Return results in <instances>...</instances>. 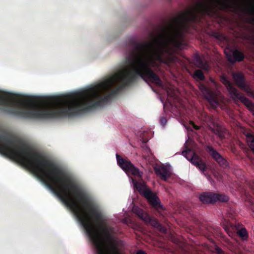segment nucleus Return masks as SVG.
Segmentation results:
<instances>
[{"instance_id":"nucleus-7","label":"nucleus","mask_w":254,"mask_h":254,"mask_svg":"<svg viewBox=\"0 0 254 254\" xmlns=\"http://www.w3.org/2000/svg\"><path fill=\"white\" fill-rule=\"evenodd\" d=\"M224 53L227 61L232 64L243 61L245 57L244 54L238 49L227 48L225 50Z\"/></svg>"},{"instance_id":"nucleus-3","label":"nucleus","mask_w":254,"mask_h":254,"mask_svg":"<svg viewBox=\"0 0 254 254\" xmlns=\"http://www.w3.org/2000/svg\"><path fill=\"white\" fill-rule=\"evenodd\" d=\"M199 89L212 108H216L219 106L221 93L218 90L208 87L203 83L199 84Z\"/></svg>"},{"instance_id":"nucleus-1","label":"nucleus","mask_w":254,"mask_h":254,"mask_svg":"<svg viewBox=\"0 0 254 254\" xmlns=\"http://www.w3.org/2000/svg\"><path fill=\"white\" fill-rule=\"evenodd\" d=\"M214 15V0L198 2L194 8L174 17L162 27L158 36L148 42L132 43L133 49L126 58L131 69L123 68L87 90L71 95L27 101L15 99V116L48 119L75 116L107 104L113 96L140 77L159 86L163 82L151 68L156 62L169 65L175 61L174 48L181 49L185 34L206 16Z\"/></svg>"},{"instance_id":"nucleus-19","label":"nucleus","mask_w":254,"mask_h":254,"mask_svg":"<svg viewBox=\"0 0 254 254\" xmlns=\"http://www.w3.org/2000/svg\"><path fill=\"white\" fill-rule=\"evenodd\" d=\"M194 164L205 175V172L207 169L206 164L201 160H200L196 162Z\"/></svg>"},{"instance_id":"nucleus-17","label":"nucleus","mask_w":254,"mask_h":254,"mask_svg":"<svg viewBox=\"0 0 254 254\" xmlns=\"http://www.w3.org/2000/svg\"><path fill=\"white\" fill-rule=\"evenodd\" d=\"M247 139L248 145L254 152V135L251 133H248Z\"/></svg>"},{"instance_id":"nucleus-23","label":"nucleus","mask_w":254,"mask_h":254,"mask_svg":"<svg viewBox=\"0 0 254 254\" xmlns=\"http://www.w3.org/2000/svg\"><path fill=\"white\" fill-rule=\"evenodd\" d=\"M215 252L217 254H224L223 251L218 247L215 248Z\"/></svg>"},{"instance_id":"nucleus-29","label":"nucleus","mask_w":254,"mask_h":254,"mask_svg":"<svg viewBox=\"0 0 254 254\" xmlns=\"http://www.w3.org/2000/svg\"><path fill=\"white\" fill-rule=\"evenodd\" d=\"M193 127L194 129H195L196 130H198L200 128V127L199 126L195 125H193Z\"/></svg>"},{"instance_id":"nucleus-10","label":"nucleus","mask_w":254,"mask_h":254,"mask_svg":"<svg viewBox=\"0 0 254 254\" xmlns=\"http://www.w3.org/2000/svg\"><path fill=\"white\" fill-rule=\"evenodd\" d=\"M144 196L147 199L152 207L156 209H162V206L161 204L159 197L151 190L146 191Z\"/></svg>"},{"instance_id":"nucleus-9","label":"nucleus","mask_w":254,"mask_h":254,"mask_svg":"<svg viewBox=\"0 0 254 254\" xmlns=\"http://www.w3.org/2000/svg\"><path fill=\"white\" fill-rule=\"evenodd\" d=\"M154 170L157 176L164 181H166L171 177V173L169 167L158 165L154 167Z\"/></svg>"},{"instance_id":"nucleus-4","label":"nucleus","mask_w":254,"mask_h":254,"mask_svg":"<svg viewBox=\"0 0 254 254\" xmlns=\"http://www.w3.org/2000/svg\"><path fill=\"white\" fill-rule=\"evenodd\" d=\"M224 229L230 237H233L236 233L243 241L247 240L248 234L246 228L239 222H227Z\"/></svg>"},{"instance_id":"nucleus-26","label":"nucleus","mask_w":254,"mask_h":254,"mask_svg":"<svg viewBox=\"0 0 254 254\" xmlns=\"http://www.w3.org/2000/svg\"><path fill=\"white\" fill-rule=\"evenodd\" d=\"M136 254H147V253L143 250H139L136 252Z\"/></svg>"},{"instance_id":"nucleus-8","label":"nucleus","mask_w":254,"mask_h":254,"mask_svg":"<svg viewBox=\"0 0 254 254\" xmlns=\"http://www.w3.org/2000/svg\"><path fill=\"white\" fill-rule=\"evenodd\" d=\"M206 150L219 166L223 168H226L228 167L229 163L226 159L213 147L210 145H207L206 147Z\"/></svg>"},{"instance_id":"nucleus-22","label":"nucleus","mask_w":254,"mask_h":254,"mask_svg":"<svg viewBox=\"0 0 254 254\" xmlns=\"http://www.w3.org/2000/svg\"><path fill=\"white\" fill-rule=\"evenodd\" d=\"M191 152V150L190 149H188L182 152V154L185 156L188 159H189L188 157V155Z\"/></svg>"},{"instance_id":"nucleus-14","label":"nucleus","mask_w":254,"mask_h":254,"mask_svg":"<svg viewBox=\"0 0 254 254\" xmlns=\"http://www.w3.org/2000/svg\"><path fill=\"white\" fill-rule=\"evenodd\" d=\"M199 200L203 203H213L215 202V193L205 192L199 195Z\"/></svg>"},{"instance_id":"nucleus-12","label":"nucleus","mask_w":254,"mask_h":254,"mask_svg":"<svg viewBox=\"0 0 254 254\" xmlns=\"http://www.w3.org/2000/svg\"><path fill=\"white\" fill-rule=\"evenodd\" d=\"M199 118L203 124L205 125L210 128H212V126H215L213 116L208 115L206 112H201L199 115Z\"/></svg>"},{"instance_id":"nucleus-6","label":"nucleus","mask_w":254,"mask_h":254,"mask_svg":"<svg viewBox=\"0 0 254 254\" xmlns=\"http://www.w3.org/2000/svg\"><path fill=\"white\" fill-rule=\"evenodd\" d=\"M132 210L134 213L136 214L138 217L141 218L145 222L150 224L155 228H157L163 233L166 232V228L163 227L156 219L150 217V216L145 213L142 209L140 208L138 206H134L132 207Z\"/></svg>"},{"instance_id":"nucleus-21","label":"nucleus","mask_w":254,"mask_h":254,"mask_svg":"<svg viewBox=\"0 0 254 254\" xmlns=\"http://www.w3.org/2000/svg\"><path fill=\"white\" fill-rule=\"evenodd\" d=\"M215 133L218 135V136L222 138L224 137V134L222 131H221L219 128H217L216 129Z\"/></svg>"},{"instance_id":"nucleus-13","label":"nucleus","mask_w":254,"mask_h":254,"mask_svg":"<svg viewBox=\"0 0 254 254\" xmlns=\"http://www.w3.org/2000/svg\"><path fill=\"white\" fill-rule=\"evenodd\" d=\"M234 100L238 99L243 103L247 108L251 111L254 112V104L248 98L246 97L242 93L240 92L233 98Z\"/></svg>"},{"instance_id":"nucleus-27","label":"nucleus","mask_w":254,"mask_h":254,"mask_svg":"<svg viewBox=\"0 0 254 254\" xmlns=\"http://www.w3.org/2000/svg\"><path fill=\"white\" fill-rule=\"evenodd\" d=\"M210 80L211 82V83H212L216 87H217L218 86L217 83L215 82V81L214 79H213L211 77L210 78Z\"/></svg>"},{"instance_id":"nucleus-30","label":"nucleus","mask_w":254,"mask_h":254,"mask_svg":"<svg viewBox=\"0 0 254 254\" xmlns=\"http://www.w3.org/2000/svg\"><path fill=\"white\" fill-rule=\"evenodd\" d=\"M251 11H252V12H254V8H252V9H251Z\"/></svg>"},{"instance_id":"nucleus-16","label":"nucleus","mask_w":254,"mask_h":254,"mask_svg":"<svg viewBox=\"0 0 254 254\" xmlns=\"http://www.w3.org/2000/svg\"><path fill=\"white\" fill-rule=\"evenodd\" d=\"M229 199V197L225 194L215 193V202L217 201L219 202H227Z\"/></svg>"},{"instance_id":"nucleus-28","label":"nucleus","mask_w":254,"mask_h":254,"mask_svg":"<svg viewBox=\"0 0 254 254\" xmlns=\"http://www.w3.org/2000/svg\"><path fill=\"white\" fill-rule=\"evenodd\" d=\"M214 36L217 39H219L222 36L221 34L218 33H214Z\"/></svg>"},{"instance_id":"nucleus-25","label":"nucleus","mask_w":254,"mask_h":254,"mask_svg":"<svg viewBox=\"0 0 254 254\" xmlns=\"http://www.w3.org/2000/svg\"><path fill=\"white\" fill-rule=\"evenodd\" d=\"M143 149L144 150V151L146 152V153L147 154H148L150 153V149L147 146H146V145H144V146L143 147Z\"/></svg>"},{"instance_id":"nucleus-11","label":"nucleus","mask_w":254,"mask_h":254,"mask_svg":"<svg viewBox=\"0 0 254 254\" xmlns=\"http://www.w3.org/2000/svg\"><path fill=\"white\" fill-rule=\"evenodd\" d=\"M220 78L221 82L226 87L232 98H233L235 96H237V94L239 92L235 87H234L233 85L228 78L224 75H221Z\"/></svg>"},{"instance_id":"nucleus-24","label":"nucleus","mask_w":254,"mask_h":254,"mask_svg":"<svg viewBox=\"0 0 254 254\" xmlns=\"http://www.w3.org/2000/svg\"><path fill=\"white\" fill-rule=\"evenodd\" d=\"M160 123L162 125L164 126L167 123V120L164 117H162L160 120Z\"/></svg>"},{"instance_id":"nucleus-2","label":"nucleus","mask_w":254,"mask_h":254,"mask_svg":"<svg viewBox=\"0 0 254 254\" xmlns=\"http://www.w3.org/2000/svg\"><path fill=\"white\" fill-rule=\"evenodd\" d=\"M116 158L118 165L125 172L130 173L132 175L138 178L139 181L133 179L132 183L139 193L144 196L145 192L150 190L145 188V183L142 180L143 173L140 171L137 168L135 167L129 160L122 158L118 154H116Z\"/></svg>"},{"instance_id":"nucleus-15","label":"nucleus","mask_w":254,"mask_h":254,"mask_svg":"<svg viewBox=\"0 0 254 254\" xmlns=\"http://www.w3.org/2000/svg\"><path fill=\"white\" fill-rule=\"evenodd\" d=\"M196 64L199 68L204 70L208 69V64L207 62L203 61L200 57H197L196 59Z\"/></svg>"},{"instance_id":"nucleus-18","label":"nucleus","mask_w":254,"mask_h":254,"mask_svg":"<svg viewBox=\"0 0 254 254\" xmlns=\"http://www.w3.org/2000/svg\"><path fill=\"white\" fill-rule=\"evenodd\" d=\"M193 77L194 79L201 81L204 80L205 79L204 75L200 69L196 70L193 73Z\"/></svg>"},{"instance_id":"nucleus-20","label":"nucleus","mask_w":254,"mask_h":254,"mask_svg":"<svg viewBox=\"0 0 254 254\" xmlns=\"http://www.w3.org/2000/svg\"><path fill=\"white\" fill-rule=\"evenodd\" d=\"M236 214L235 209L233 207H230L227 210V216L228 217L234 218Z\"/></svg>"},{"instance_id":"nucleus-5","label":"nucleus","mask_w":254,"mask_h":254,"mask_svg":"<svg viewBox=\"0 0 254 254\" xmlns=\"http://www.w3.org/2000/svg\"><path fill=\"white\" fill-rule=\"evenodd\" d=\"M232 76L236 85L254 100V91L247 84L244 74L240 71L233 72Z\"/></svg>"}]
</instances>
